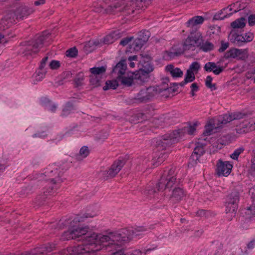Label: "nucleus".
<instances>
[{
    "instance_id": "f257e3e1",
    "label": "nucleus",
    "mask_w": 255,
    "mask_h": 255,
    "mask_svg": "<svg viewBox=\"0 0 255 255\" xmlns=\"http://www.w3.org/2000/svg\"><path fill=\"white\" fill-rule=\"evenodd\" d=\"M81 229L86 230V233L81 235L79 240H81V244L89 250V252H86L87 255H96L97 252L102 249V246L108 247L110 244L115 245V242L122 244L131 240L128 231L126 229H123L119 233L111 234L109 236L92 233L89 231L88 226L81 227Z\"/></svg>"
},
{
    "instance_id": "f03ea898",
    "label": "nucleus",
    "mask_w": 255,
    "mask_h": 255,
    "mask_svg": "<svg viewBox=\"0 0 255 255\" xmlns=\"http://www.w3.org/2000/svg\"><path fill=\"white\" fill-rule=\"evenodd\" d=\"M98 210L97 207H89L87 212L82 215H77L74 217L66 220L64 225L68 227V230L62 235L63 240L80 239L81 235L86 233V229H81L79 227L80 222H84L88 218H93L97 215Z\"/></svg>"
},
{
    "instance_id": "7ed1b4c3",
    "label": "nucleus",
    "mask_w": 255,
    "mask_h": 255,
    "mask_svg": "<svg viewBox=\"0 0 255 255\" xmlns=\"http://www.w3.org/2000/svg\"><path fill=\"white\" fill-rule=\"evenodd\" d=\"M176 174L175 167L164 170L158 182L157 187L159 191H164L174 187L171 198L175 202H178L182 200L185 194L183 189L180 187V179H177Z\"/></svg>"
},
{
    "instance_id": "20e7f679",
    "label": "nucleus",
    "mask_w": 255,
    "mask_h": 255,
    "mask_svg": "<svg viewBox=\"0 0 255 255\" xmlns=\"http://www.w3.org/2000/svg\"><path fill=\"white\" fill-rule=\"evenodd\" d=\"M240 192L237 189H233L227 196L225 202L226 218L231 221L236 215L240 200Z\"/></svg>"
},
{
    "instance_id": "39448f33",
    "label": "nucleus",
    "mask_w": 255,
    "mask_h": 255,
    "mask_svg": "<svg viewBox=\"0 0 255 255\" xmlns=\"http://www.w3.org/2000/svg\"><path fill=\"white\" fill-rule=\"evenodd\" d=\"M178 133L173 131L159 137L152 139V143L159 150H165L167 147L179 141Z\"/></svg>"
},
{
    "instance_id": "423d86ee",
    "label": "nucleus",
    "mask_w": 255,
    "mask_h": 255,
    "mask_svg": "<svg viewBox=\"0 0 255 255\" xmlns=\"http://www.w3.org/2000/svg\"><path fill=\"white\" fill-rule=\"evenodd\" d=\"M159 86L149 87L141 90L132 99V103L135 104L145 103L152 98L160 95Z\"/></svg>"
},
{
    "instance_id": "0eeeda50",
    "label": "nucleus",
    "mask_w": 255,
    "mask_h": 255,
    "mask_svg": "<svg viewBox=\"0 0 255 255\" xmlns=\"http://www.w3.org/2000/svg\"><path fill=\"white\" fill-rule=\"evenodd\" d=\"M152 0H131L126 4L124 1L121 8L122 11H125L128 14H130L134 12L135 10H144L149 5Z\"/></svg>"
},
{
    "instance_id": "6e6552de",
    "label": "nucleus",
    "mask_w": 255,
    "mask_h": 255,
    "mask_svg": "<svg viewBox=\"0 0 255 255\" xmlns=\"http://www.w3.org/2000/svg\"><path fill=\"white\" fill-rule=\"evenodd\" d=\"M48 35V33L44 32L42 35L38 36L34 40L29 42L24 49L23 53L25 55L36 54L38 52L39 49L42 47L44 41L47 38Z\"/></svg>"
},
{
    "instance_id": "1a4fd4ad",
    "label": "nucleus",
    "mask_w": 255,
    "mask_h": 255,
    "mask_svg": "<svg viewBox=\"0 0 255 255\" xmlns=\"http://www.w3.org/2000/svg\"><path fill=\"white\" fill-rule=\"evenodd\" d=\"M203 41V36L200 32H191L184 42V49L194 51L196 47H200Z\"/></svg>"
},
{
    "instance_id": "9d476101",
    "label": "nucleus",
    "mask_w": 255,
    "mask_h": 255,
    "mask_svg": "<svg viewBox=\"0 0 255 255\" xmlns=\"http://www.w3.org/2000/svg\"><path fill=\"white\" fill-rule=\"evenodd\" d=\"M141 64L142 68L135 71L136 74L134 76V77L141 83L148 81L149 78V73L154 70V67L151 62L146 61Z\"/></svg>"
},
{
    "instance_id": "9b49d317",
    "label": "nucleus",
    "mask_w": 255,
    "mask_h": 255,
    "mask_svg": "<svg viewBox=\"0 0 255 255\" xmlns=\"http://www.w3.org/2000/svg\"><path fill=\"white\" fill-rule=\"evenodd\" d=\"M42 174L47 176L48 178L46 180H49L53 184H59L63 181L58 170L54 165L49 166Z\"/></svg>"
},
{
    "instance_id": "f8f14e48",
    "label": "nucleus",
    "mask_w": 255,
    "mask_h": 255,
    "mask_svg": "<svg viewBox=\"0 0 255 255\" xmlns=\"http://www.w3.org/2000/svg\"><path fill=\"white\" fill-rule=\"evenodd\" d=\"M125 164L124 160L115 161L108 170L103 171V175L105 179L114 177L120 172Z\"/></svg>"
},
{
    "instance_id": "ddd939ff",
    "label": "nucleus",
    "mask_w": 255,
    "mask_h": 255,
    "mask_svg": "<svg viewBox=\"0 0 255 255\" xmlns=\"http://www.w3.org/2000/svg\"><path fill=\"white\" fill-rule=\"evenodd\" d=\"M205 145L206 144L200 142L197 143L190 158L189 163L192 166H195L199 162L200 157L205 153V151L204 148Z\"/></svg>"
},
{
    "instance_id": "4468645a",
    "label": "nucleus",
    "mask_w": 255,
    "mask_h": 255,
    "mask_svg": "<svg viewBox=\"0 0 255 255\" xmlns=\"http://www.w3.org/2000/svg\"><path fill=\"white\" fill-rule=\"evenodd\" d=\"M123 4V1L121 0L117 1L114 4L110 5L108 7L105 8L103 5L96 4L94 5V10L97 12H102L103 9L106 13H113L117 11H122L121 7Z\"/></svg>"
},
{
    "instance_id": "2eb2a0df",
    "label": "nucleus",
    "mask_w": 255,
    "mask_h": 255,
    "mask_svg": "<svg viewBox=\"0 0 255 255\" xmlns=\"http://www.w3.org/2000/svg\"><path fill=\"white\" fill-rule=\"evenodd\" d=\"M217 173L219 176H228L231 172L233 166L228 161L220 159L217 164Z\"/></svg>"
},
{
    "instance_id": "dca6fc26",
    "label": "nucleus",
    "mask_w": 255,
    "mask_h": 255,
    "mask_svg": "<svg viewBox=\"0 0 255 255\" xmlns=\"http://www.w3.org/2000/svg\"><path fill=\"white\" fill-rule=\"evenodd\" d=\"M34 11L32 7L21 5L16 8L14 15L17 20H23L25 17L32 14Z\"/></svg>"
},
{
    "instance_id": "f3484780",
    "label": "nucleus",
    "mask_w": 255,
    "mask_h": 255,
    "mask_svg": "<svg viewBox=\"0 0 255 255\" xmlns=\"http://www.w3.org/2000/svg\"><path fill=\"white\" fill-rule=\"evenodd\" d=\"M237 133L243 134L255 130V122L245 121L237 126L235 129Z\"/></svg>"
},
{
    "instance_id": "a211bd4d",
    "label": "nucleus",
    "mask_w": 255,
    "mask_h": 255,
    "mask_svg": "<svg viewBox=\"0 0 255 255\" xmlns=\"http://www.w3.org/2000/svg\"><path fill=\"white\" fill-rule=\"evenodd\" d=\"M236 5L235 3H232L230 5H229L227 7H225L221 10H220L219 11L217 12L214 16L213 20H223L225 19L226 17H229L231 15H232L233 13H236L238 11L240 10V9H238L237 8L236 9L234 10L233 12L228 13L227 12H226V10H227L228 9H229V11L232 10V6H235Z\"/></svg>"
},
{
    "instance_id": "6ab92c4d",
    "label": "nucleus",
    "mask_w": 255,
    "mask_h": 255,
    "mask_svg": "<svg viewBox=\"0 0 255 255\" xmlns=\"http://www.w3.org/2000/svg\"><path fill=\"white\" fill-rule=\"evenodd\" d=\"M127 70V63L126 60H121L115 66L112 70L111 74L114 76L116 75L117 77L120 76H122L125 74L126 70Z\"/></svg>"
},
{
    "instance_id": "aec40b11",
    "label": "nucleus",
    "mask_w": 255,
    "mask_h": 255,
    "mask_svg": "<svg viewBox=\"0 0 255 255\" xmlns=\"http://www.w3.org/2000/svg\"><path fill=\"white\" fill-rule=\"evenodd\" d=\"M53 187L48 189H44L42 193L38 195L35 199V203L37 206H40L44 204L46 199L48 198L53 192Z\"/></svg>"
},
{
    "instance_id": "412c9836",
    "label": "nucleus",
    "mask_w": 255,
    "mask_h": 255,
    "mask_svg": "<svg viewBox=\"0 0 255 255\" xmlns=\"http://www.w3.org/2000/svg\"><path fill=\"white\" fill-rule=\"evenodd\" d=\"M243 53L244 51L242 49L232 48L225 53L224 57L226 59L239 57V59L244 60L246 58V56L243 55Z\"/></svg>"
},
{
    "instance_id": "4be33fe9",
    "label": "nucleus",
    "mask_w": 255,
    "mask_h": 255,
    "mask_svg": "<svg viewBox=\"0 0 255 255\" xmlns=\"http://www.w3.org/2000/svg\"><path fill=\"white\" fill-rule=\"evenodd\" d=\"M198 125V122H196L191 125H189L188 127H185L179 129L177 130H174L175 132L178 133L179 140L182 138L184 134L188 133V134L191 135L194 133L196 130V127Z\"/></svg>"
},
{
    "instance_id": "5701e85b",
    "label": "nucleus",
    "mask_w": 255,
    "mask_h": 255,
    "mask_svg": "<svg viewBox=\"0 0 255 255\" xmlns=\"http://www.w3.org/2000/svg\"><path fill=\"white\" fill-rule=\"evenodd\" d=\"M204 70L207 72H213L215 75H219L224 71V67L217 66L215 62H208L204 67Z\"/></svg>"
},
{
    "instance_id": "b1692460",
    "label": "nucleus",
    "mask_w": 255,
    "mask_h": 255,
    "mask_svg": "<svg viewBox=\"0 0 255 255\" xmlns=\"http://www.w3.org/2000/svg\"><path fill=\"white\" fill-rule=\"evenodd\" d=\"M87 247H84L82 244L77 246L70 247L67 248V253L71 255H77L79 254H85L87 255L86 252H89Z\"/></svg>"
},
{
    "instance_id": "393cba45",
    "label": "nucleus",
    "mask_w": 255,
    "mask_h": 255,
    "mask_svg": "<svg viewBox=\"0 0 255 255\" xmlns=\"http://www.w3.org/2000/svg\"><path fill=\"white\" fill-rule=\"evenodd\" d=\"M136 74V72L134 73H132L131 75L128 77L126 76H117V79L118 80H120L121 82V84L126 87H130L131 86L133 82V80H136L138 81L137 79H136L134 77L135 74Z\"/></svg>"
},
{
    "instance_id": "a878e982",
    "label": "nucleus",
    "mask_w": 255,
    "mask_h": 255,
    "mask_svg": "<svg viewBox=\"0 0 255 255\" xmlns=\"http://www.w3.org/2000/svg\"><path fill=\"white\" fill-rule=\"evenodd\" d=\"M121 36V33L119 30L113 31L104 37L103 38V43L105 44H112Z\"/></svg>"
},
{
    "instance_id": "bb28decb",
    "label": "nucleus",
    "mask_w": 255,
    "mask_h": 255,
    "mask_svg": "<svg viewBox=\"0 0 255 255\" xmlns=\"http://www.w3.org/2000/svg\"><path fill=\"white\" fill-rule=\"evenodd\" d=\"M205 20V18L202 16H195L189 19L185 23L188 27L193 28L202 24Z\"/></svg>"
},
{
    "instance_id": "cd10ccee",
    "label": "nucleus",
    "mask_w": 255,
    "mask_h": 255,
    "mask_svg": "<svg viewBox=\"0 0 255 255\" xmlns=\"http://www.w3.org/2000/svg\"><path fill=\"white\" fill-rule=\"evenodd\" d=\"M89 154V150L87 146H82L80 149L79 153L75 155L77 161H81L86 158Z\"/></svg>"
},
{
    "instance_id": "c85d7f7f",
    "label": "nucleus",
    "mask_w": 255,
    "mask_h": 255,
    "mask_svg": "<svg viewBox=\"0 0 255 255\" xmlns=\"http://www.w3.org/2000/svg\"><path fill=\"white\" fill-rule=\"evenodd\" d=\"M145 44L140 39L136 38L135 39L132 44H129V50L138 51Z\"/></svg>"
},
{
    "instance_id": "c756f323",
    "label": "nucleus",
    "mask_w": 255,
    "mask_h": 255,
    "mask_svg": "<svg viewBox=\"0 0 255 255\" xmlns=\"http://www.w3.org/2000/svg\"><path fill=\"white\" fill-rule=\"evenodd\" d=\"M106 71V68L105 66L93 67L90 69V71L91 73L90 75L102 77V75L105 73Z\"/></svg>"
},
{
    "instance_id": "7c9ffc66",
    "label": "nucleus",
    "mask_w": 255,
    "mask_h": 255,
    "mask_svg": "<svg viewBox=\"0 0 255 255\" xmlns=\"http://www.w3.org/2000/svg\"><path fill=\"white\" fill-rule=\"evenodd\" d=\"M99 44V42L97 41L92 40H89L86 43L84 46L85 50L88 53L91 52Z\"/></svg>"
},
{
    "instance_id": "2f4dec72",
    "label": "nucleus",
    "mask_w": 255,
    "mask_h": 255,
    "mask_svg": "<svg viewBox=\"0 0 255 255\" xmlns=\"http://www.w3.org/2000/svg\"><path fill=\"white\" fill-rule=\"evenodd\" d=\"M119 86V83L117 79L113 80H108L106 82V85L103 87V89L104 91L109 89L115 90Z\"/></svg>"
},
{
    "instance_id": "473e14b6",
    "label": "nucleus",
    "mask_w": 255,
    "mask_h": 255,
    "mask_svg": "<svg viewBox=\"0 0 255 255\" xmlns=\"http://www.w3.org/2000/svg\"><path fill=\"white\" fill-rule=\"evenodd\" d=\"M245 20V17H241L232 22L231 26L234 28H242L246 25Z\"/></svg>"
},
{
    "instance_id": "72a5a7b5",
    "label": "nucleus",
    "mask_w": 255,
    "mask_h": 255,
    "mask_svg": "<svg viewBox=\"0 0 255 255\" xmlns=\"http://www.w3.org/2000/svg\"><path fill=\"white\" fill-rule=\"evenodd\" d=\"M232 36L234 37V39L232 42L236 45L238 46H241L242 45L246 43V40L244 38V36H243L242 35L234 33L232 35Z\"/></svg>"
},
{
    "instance_id": "f704fd0d",
    "label": "nucleus",
    "mask_w": 255,
    "mask_h": 255,
    "mask_svg": "<svg viewBox=\"0 0 255 255\" xmlns=\"http://www.w3.org/2000/svg\"><path fill=\"white\" fill-rule=\"evenodd\" d=\"M199 48L201 50L207 52L214 49V45L209 41H206L205 42L203 41Z\"/></svg>"
},
{
    "instance_id": "c9c22d12",
    "label": "nucleus",
    "mask_w": 255,
    "mask_h": 255,
    "mask_svg": "<svg viewBox=\"0 0 255 255\" xmlns=\"http://www.w3.org/2000/svg\"><path fill=\"white\" fill-rule=\"evenodd\" d=\"M74 110V106L71 102H68L66 103L64 108L61 113V116L66 117L68 116Z\"/></svg>"
},
{
    "instance_id": "e433bc0d",
    "label": "nucleus",
    "mask_w": 255,
    "mask_h": 255,
    "mask_svg": "<svg viewBox=\"0 0 255 255\" xmlns=\"http://www.w3.org/2000/svg\"><path fill=\"white\" fill-rule=\"evenodd\" d=\"M89 82L91 85L93 86L94 87H98L101 86L102 83V77L92 76H89Z\"/></svg>"
},
{
    "instance_id": "4c0bfd02",
    "label": "nucleus",
    "mask_w": 255,
    "mask_h": 255,
    "mask_svg": "<svg viewBox=\"0 0 255 255\" xmlns=\"http://www.w3.org/2000/svg\"><path fill=\"white\" fill-rule=\"evenodd\" d=\"M157 184L158 183L156 184V188L151 185L147 186L144 191V194L149 198H152L153 197L154 194L157 192V190L159 191L158 190Z\"/></svg>"
},
{
    "instance_id": "58836bf2",
    "label": "nucleus",
    "mask_w": 255,
    "mask_h": 255,
    "mask_svg": "<svg viewBox=\"0 0 255 255\" xmlns=\"http://www.w3.org/2000/svg\"><path fill=\"white\" fill-rule=\"evenodd\" d=\"M250 191H252L253 194L255 196V185L250 189ZM253 202V205L247 208V211L245 212L246 215H249L252 214L255 216V199Z\"/></svg>"
},
{
    "instance_id": "ea45409f",
    "label": "nucleus",
    "mask_w": 255,
    "mask_h": 255,
    "mask_svg": "<svg viewBox=\"0 0 255 255\" xmlns=\"http://www.w3.org/2000/svg\"><path fill=\"white\" fill-rule=\"evenodd\" d=\"M150 37V32L148 30H142L138 34L137 38L140 39L144 43H146Z\"/></svg>"
},
{
    "instance_id": "a19ab883",
    "label": "nucleus",
    "mask_w": 255,
    "mask_h": 255,
    "mask_svg": "<svg viewBox=\"0 0 255 255\" xmlns=\"http://www.w3.org/2000/svg\"><path fill=\"white\" fill-rule=\"evenodd\" d=\"M185 82L189 83L194 81L195 79V76L193 71L187 70L185 77Z\"/></svg>"
},
{
    "instance_id": "79ce46f5",
    "label": "nucleus",
    "mask_w": 255,
    "mask_h": 255,
    "mask_svg": "<svg viewBox=\"0 0 255 255\" xmlns=\"http://www.w3.org/2000/svg\"><path fill=\"white\" fill-rule=\"evenodd\" d=\"M78 50L75 47L70 48L66 52V55L69 57L75 58L77 56Z\"/></svg>"
},
{
    "instance_id": "37998d69",
    "label": "nucleus",
    "mask_w": 255,
    "mask_h": 255,
    "mask_svg": "<svg viewBox=\"0 0 255 255\" xmlns=\"http://www.w3.org/2000/svg\"><path fill=\"white\" fill-rule=\"evenodd\" d=\"M84 75L82 73H79L74 79V83L76 87L81 86L83 84Z\"/></svg>"
},
{
    "instance_id": "c03bdc74",
    "label": "nucleus",
    "mask_w": 255,
    "mask_h": 255,
    "mask_svg": "<svg viewBox=\"0 0 255 255\" xmlns=\"http://www.w3.org/2000/svg\"><path fill=\"white\" fill-rule=\"evenodd\" d=\"M159 89L161 90L160 91V94H161L162 93H174L177 91L178 87L172 88V87H169L168 86H167L163 88H161L160 86H159Z\"/></svg>"
},
{
    "instance_id": "a18cd8bd",
    "label": "nucleus",
    "mask_w": 255,
    "mask_h": 255,
    "mask_svg": "<svg viewBox=\"0 0 255 255\" xmlns=\"http://www.w3.org/2000/svg\"><path fill=\"white\" fill-rule=\"evenodd\" d=\"M171 74L173 77H181L183 75V71L179 68H175L173 70L171 71Z\"/></svg>"
},
{
    "instance_id": "49530a36",
    "label": "nucleus",
    "mask_w": 255,
    "mask_h": 255,
    "mask_svg": "<svg viewBox=\"0 0 255 255\" xmlns=\"http://www.w3.org/2000/svg\"><path fill=\"white\" fill-rule=\"evenodd\" d=\"M232 121H233V119L232 115H225L222 118V119L221 121H219V122H220L222 125H225Z\"/></svg>"
},
{
    "instance_id": "de8ad7c7",
    "label": "nucleus",
    "mask_w": 255,
    "mask_h": 255,
    "mask_svg": "<svg viewBox=\"0 0 255 255\" xmlns=\"http://www.w3.org/2000/svg\"><path fill=\"white\" fill-rule=\"evenodd\" d=\"M244 151L243 147H240L236 149L234 152L231 155V157L235 160H237L240 154Z\"/></svg>"
},
{
    "instance_id": "09e8293b",
    "label": "nucleus",
    "mask_w": 255,
    "mask_h": 255,
    "mask_svg": "<svg viewBox=\"0 0 255 255\" xmlns=\"http://www.w3.org/2000/svg\"><path fill=\"white\" fill-rule=\"evenodd\" d=\"M133 39V36L127 37L124 38L121 40V41L120 42V44L121 45H123L124 46H125L128 44L129 45L130 44H131V42Z\"/></svg>"
},
{
    "instance_id": "8fccbe9b",
    "label": "nucleus",
    "mask_w": 255,
    "mask_h": 255,
    "mask_svg": "<svg viewBox=\"0 0 255 255\" xmlns=\"http://www.w3.org/2000/svg\"><path fill=\"white\" fill-rule=\"evenodd\" d=\"M168 157V154L165 153H161L160 155H159V157L157 159V162H156V166L159 165L161 163H162L164 160Z\"/></svg>"
},
{
    "instance_id": "3c124183",
    "label": "nucleus",
    "mask_w": 255,
    "mask_h": 255,
    "mask_svg": "<svg viewBox=\"0 0 255 255\" xmlns=\"http://www.w3.org/2000/svg\"><path fill=\"white\" fill-rule=\"evenodd\" d=\"M200 68V65L198 62H193L190 66L188 70H190L191 71L197 72Z\"/></svg>"
},
{
    "instance_id": "603ef678",
    "label": "nucleus",
    "mask_w": 255,
    "mask_h": 255,
    "mask_svg": "<svg viewBox=\"0 0 255 255\" xmlns=\"http://www.w3.org/2000/svg\"><path fill=\"white\" fill-rule=\"evenodd\" d=\"M232 115L233 120H240L245 118L246 116V114L241 112L234 113Z\"/></svg>"
},
{
    "instance_id": "864d4df0",
    "label": "nucleus",
    "mask_w": 255,
    "mask_h": 255,
    "mask_svg": "<svg viewBox=\"0 0 255 255\" xmlns=\"http://www.w3.org/2000/svg\"><path fill=\"white\" fill-rule=\"evenodd\" d=\"M45 74L46 71H45L36 73L35 77V81L37 82L41 81L45 77Z\"/></svg>"
},
{
    "instance_id": "5fc2aeb1",
    "label": "nucleus",
    "mask_w": 255,
    "mask_h": 255,
    "mask_svg": "<svg viewBox=\"0 0 255 255\" xmlns=\"http://www.w3.org/2000/svg\"><path fill=\"white\" fill-rule=\"evenodd\" d=\"M60 66V63L57 60H52L49 64V67L51 69H57Z\"/></svg>"
},
{
    "instance_id": "6e6d98bb",
    "label": "nucleus",
    "mask_w": 255,
    "mask_h": 255,
    "mask_svg": "<svg viewBox=\"0 0 255 255\" xmlns=\"http://www.w3.org/2000/svg\"><path fill=\"white\" fill-rule=\"evenodd\" d=\"M213 130V126L211 124H208L205 126V130L203 132L205 136L211 134Z\"/></svg>"
},
{
    "instance_id": "4d7b16f0",
    "label": "nucleus",
    "mask_w": 255,
    "mask_h": 255,
    "mask_svg": "<svg viewBox=\"0 0 255 255\" xmlns=\"http://www.w3.org/2000/svg\"><path fill=\"white\" fill-rule=\"evenodd\" d=\"M125 250L124 249H117L115 248L114 251L111 255H126Z\"/></svg>"
},
{
    "instance_id": "13d9d810",
    "label": "nucleus",
    "mask_w": 255,
    "mask_h": 255,
    "mask_svg": "<svg viewBox=\"0 0 255 255\" xmlns=\"http://www.w3.org/2000/svg\"><path fill=\"white\" fill-rule=\"evenodd\" d=\"M51 103V101L46 97H42L40 99L41 104L46 108Z\"/></svg>"
},
{
    "instance_id": "bf43d9fd",
    "label": "nucleus",
    "mask_w": 255,
    "mask_h": 255,
    "mask_svg": "<svg viewBox=\"0 0 255 255\" xmlns=\"http://www.w3.org/2000/svg\"><path fill=\"white\" fill-rule=\"evenodd\" d=\"M244 38H245V42L247 43L249 42H250L253 40L254 38V34L253 33L251 32H248L245 33V35L244 36Z\"/></svg>"
},
{
    "instance_id": "052dcab7",
    "label": "nucleus",
    "mask_w": 255,
    "mask_h": 255,
    "mask_svg": "<svg viewBox=\"0 0 255 255\" xmlns=\"http://www.w3.org/2000/svg\"><path fill=\"white\" fill-rule=\"evenodd\" d=\"M229 46V43L228 42H224L223 41H222L221 47L219 49L218 51L220 52H223L226 50Z\"/></svg>"
},
{
    "instance_id": "680f3d73",
    "label": "nucleus",
    "mask_w": 255,
    "mask_h": 255,
    "mask_svg": "<svg viewBox=\"0 0 255 255\" xmlns=\"http://www.w3.org/2000/svg\"><path fill=\"white\" fill-rule=\"evenodd\" d=\"M166 52L167 53L168 56L170 58H174L175 57L179 56L181 55V52H170V51H166Z\"/></svg>"
},
{
    "instance_id": "e2e57ef3",
    "label": "nucleus",
    "mask_w": 255,
    "mask_h": 255,
    "mask_svg": "<svg viewBox=\"0 0 255 255\" xmlns=\"http://www.w3.org/2000/svg\"><path fill=\"white\" fill-rule=\"evenodd\" d=\"M140 56L141 57V59L139 61V62L141 63H143V62L146 61L151 62L150 57L147 54H145L143 55V54H140Z\"/></svg>"
},
{
    "instance_id": "0e129e2a",
    "label": "nucleus",
    "mask_w": 255,
    "mask_h": 255,
    "mask_svg": "<svg viewBox=\"0 0 255 255\" xmlns=\"http://www.w3.org/2000/svg\"><path fill=\"white\" fill-rule=\"evenodd\" d=\"M248 22L250 26L255 25V14H251L248 17Z\"/></svg>"
},
{
    "instance_id": "69168bd1",
    "label": "nucleus",
    "mask_w": 255,
    "mask_h": 255,
    "mask_svg": "<svg viewBox=\"0 0 255 255\" xmlns=\"http://www.w3.org/2000/svg\"><path fill=\"white\" fill-rule=\"evenodd\" d=\"M48 59V57L45 56L42 59V60L40 62V66L39 67V70H43V69L44 68V67H45V66L46 65V63Z\"/></svg>"
},
{
    "instance_id": "338daca9",
    "label": "nucleus",
    "mask_w": 255,
    "mask_h": 255,
    "mask_svg": "<svg viewBox=\"0 0 255 255\" xmlns=\"http://www.w3.org/2000/svg\"><path fill=\"white\" fill-rule=\"evenodd\" d=\"M197 215L200 217H207L209 215V212L204 210H200L197 212Z\"/></svg>"
},
{
    "instance_id": "774afa93",
    "label": "nucleus",
    "mask_w": 255,
    "mask_h": 255,
    "mask_svg": "<svg viewBox=\"0 0 255 255\" xmlns=\"http://www.w3.org/2000/svg\"><path fill=\"white\" fill-rule=\"evenodd\" d=\"M48 110L51 111L52 113H54L56 111L57 106L56 104H53L52 102L46 108Z\"/></svg>"
}]
</instances>
